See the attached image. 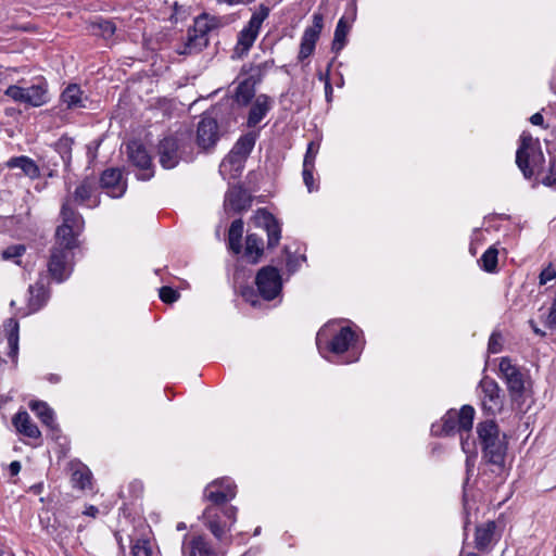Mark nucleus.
Instances as JSON below:
<instances>
[{
  "mask_svg": "<svg viewBox=\"0 0 556 556\" xmlns=\"http://www.w3.org/2000/svg\"><path fill=\"white\" fill-rule=\"evenodd\" d=\"M236 494V484L227 478L216 479L204 489L203 498L211 504L205 507L202 514V520L218 541H223L226 533L230 531V527L226 528L219 520V508L227 502L233 500Z\"/></svg>",
  "mask_w": 556,
  "mask_h": 556,
  "instance_id": "obj_1",
  "label": "nucleus"
},
{
  "mask_svg": "<svg viewBox=\"0 0 556 556\" xmlns=\"http://www.w3.org/2000/svg\"><path fill=\"white\" fill-rule=\"evenodd\" d=\"M478 438L482 447L483 458L500 469L504 467L507 441L494 420H485L477 426Z\"/></svg>",
  "mask_w": 556,
  "mask_h": 556,
  "instance_id": "obj_2",
  "label": "nucleus"
},
{
  "mask_svg": "<svg viewBox=\"0 0 556 556\" xmlns=\"http://www.w3.org/2000/svg\"><path fill=\"white\" fill-rule=\"evenodd\" d=\"M61 216L62 225L56 228L53 247L73 251L77 247L76 237L84 227V219L80 214L70 206V200L63 202Z\"/></svg>",
  "mask_w": 556,
  "mask_h": 556,
  "instance_id": "obj_3",
  "label": "nucleus"
},
{
  "mask_svg": "<svg viewBox=\"0 0 556 556\" xmlns=\"http://www.w3.org/2000/svg\"><path fill=\"white\" fill-rule=\"evenodd\" d=\"M4 94L14 102L33 108L45 105L50 101L48 83L42 77L36 78L29 87L11 85L5 89Z\"/></svg>",
  "mask_w": 556,
  "mask_h": 556,
  "instance_id": "obj_4",
  "label": "nucleus"
},
{
  "mask_svg": "<svg viewBox=\"0 0 556 556\" xmlns=\"http://www.w3.org/2000/svg\"><path fill=\"white\" fill-rule=\"evenodd\" d=\"M478 390L482 408L486 414L494 416L503 409L504 394L494 379L484 376L478 384Z\"/></svg>",
  "mask_w": 556,
  "mask_h": 556,
  "instance_id": "obj_5",
  "label": "nucleus"
},
{
  "mask_svg": "<svg viewBox=\"0 0 556 556\" xmlns=\"http://www.w3.org/2000/svg\"><path fill=\"white\" fill-rule=\"evenodd\" d=\"M72 257L73 253L67 249L60 247L51 248L48 271L54 281L61 283L70 277L73 270Z\"/></svg>",
  "mask_w": 556,
  "mask_h": 556,
  "instance_id": "obj_6",
  "label": "nucleus"
},
{
  "mask_svg": "<svg viewBox=\"0 0 556 556\" xmlns=\"http://www.w3.org/2000/svg\"><path fill=\"white\" fill-rule=\"evenodd\" d=\"M328 329L323 328L318 331L316 337V343L321 352L323 344L325 343L326 349L336 354L341 355L345 353L355 340V332L350 327H342L331 340H328Z\"/></svg>",
  "mask_w": 556,
  "mask_h": 556,
  "instance_id": "obj_7",
  "label": "nucleus"
},
{
  "mask_svg": "<svg viewBox=\"0 0 556 556\" xmlns=\"http://www.w3.org/2000/svg\"><path fill=\"white\" fill-rule=\"evenodd\" d=\"M269 15V8L261 4L258 10L255 11L248 25L238 35L237 50L242 53L248 52L256 40L263 22Z\"/></svg>",
  "mask_w": 556,
  "mask_h": 556,
  "instance_id": "obj_8",
  "label": "nucleus"
},
{
  "mask_svg": "<svg viewBox=\"0 0 556 556\" xmlns=\"http://www.w3.org/2000/svg\"><path fill=\"white\" fill-rule=\"evenodd\" d=\"M255 283L260 295L266 301L274 300L282 288L280 273L274 266L261 268L255 277Z\"/></svg>",
  "mask_w": 556,
  "mask_h": 556,
  "instance_id": "obj_9",
  "label": "nucleus"
},
{
  "mask_svg": "<svg viewBox=\"0 0 556 556\" xmlns=\"http://www.w3.org/2000/svg\"><path fill=\"white\" fill-rule=\"evenodd\" d=\"M498 367L502 378L506 382L511 400L518 401L523 396L526 389L523 374L508 357H503Z\"/></svg>",
  "mask_w": 556,
  "mask_h": 556,
  "instance_id": "obj_10",
  "label": "nucleus"
},
{
  "mask_svg": "<svg viewBox=\"0 0 556 556\" xmlns=\"http://www.w3.org/2000/svg\"><path fill=\"white\" fill-rule=\"evenodd\" d=\"M208 26L204 21H195L192 29H188L185 41L176 48L181 55H191L202 51L208 43Z\"/></svg>",
  "mask_w": 556,
  "mask_h": 556,
  "instance_id": "obj_11",
  "label": "nucleus"
},
{
  "mask_svg": "<svg viewBox=\"0 0 556 556\" xmlns=\"http://www.w3.org/2000/svg\"><path fill=\"white\" fill-rule=\"evenodd\" d=\"M186 144L175 137H166L160 141L157 146V154L160 164L166 168L172 169L178 165L180 160H184Z\"/></svg>",
  "mask_w": 556,
  "mask_h": 556,
  "instance_id": "obj_12",
  "label": "nucleus"
},
{
  "mask_svg": "<svg viewBox=\"0 0 556 556\" xmlns=\"http://www.w3.org/2000/svg\"><path fill=\"white\" fill-rule=\"evenodd\" d=\"M220 137L217 121L211 114H204L197 129V142L203 150L213 148Z\"/></svg>",
  "mask_w": 556,
  "mask_h": 556,
  "instance_id": "obj_13",
  "label": "nucleus"
},
{
  "mask_svg": "<svg viewBox=\"0 0 556 556\" xmlns=\"http://www.w3.org/2000/svg\"><path fill=\"white\" fill-rule=\"evenodd\" d=\"M324 27V16L320 13H314L313 25L305 28L301 38L298 59L303 61L307 59L315 50L316 42Z\"/></svg>",
  "mask_w": 556,
  "mask_h": 556,
  "instance_id": "obj_14",
  "label": "nucleus"
},
{
  "mask_svg": "<svg viewBox=\"0 0 556 556\" xmlns=\"http://www.w3.org/2000/svg\"><path fill=\"white\" fill-rule=\"evenodd\" d=\"M28 292V311L26 315L39 311L48 302L50 298L49 277L46 274L41 273L35 285L29 286Z\"/></svg>",
  "mask_w": 556,
  "mask_h": 556,
  "instance_id": "obj_15",
  "label": "nucleus"
},
{
  "mask_svg": "<svg viewBox=\"0 0 556 556\" xmlns=\"http://www.w3.org/2000/svg\"><path fill=\"white\" fill-rule=\"evenodd\" d=\"M97 191V184L93 178H85L81 180L78 186L75 188L74 192L70 194L66 200H70V206H72V202L86 205L88 207H93L99 204V200L94 194Z\"/></svg>",
  "mask_w": 556,
  "mask_h": 556,
  "instance_id": "obj_16",
  "label": "nucleus"
},
{
  "mask_svg": "<svg viewBox=\"0 0 556 556\" xmlns=\"http://www.w3.org/2000/svg\"><path fill=\"white\" fill-rule=\"evenodd\" d=\"M253 222L256 227H261L267 232L269 248L276 247L279 243L281 228L271 213L265 208H260L255 212Z\"/></svg>",
  "mask_w": 556,
  "mask_h": 556,
  "instance_id": "obj_17",
  "label": "nucleus"
},
{
  "mask_svg": "<svg viewBox=\"0 0 556 556\" xmlns=\"http://www.w3.org/2000/svg\"><path fill=\"white\" fill-rule=\"evenodd\" d=\"M100 184L112 198H121L126 191V182L123 181V175L118 168L105 169L101 175Z\"/></svg>",
  "mask_w": 556,
  "mask_h": 556,
  "instance_id": "obj_18",
  "label": "nucleus"
},
{
  "mask_svg": "<svg viewBox=\"0 0 556 556\" xmlns=\"http://www.w3.org/2000/svg\"><path fill=\"white\" fill-rule=\"evenodd\" d=\"M181 552L184 556H217L215 549L203 535L185 536Z\"/></svg>",
  "mask_w": 556,
  "mask_h": 556,
  "instance_id": "obj_19",
  "label": "nucleus"
},
{
  "mask_svg": "<svg viewBox=\"0 0 556 556\" xmlns=\"http://www.w3.org/2000/svg\"><path fill=\"white\" fill-rule=\"evenodd\" d=\"M251 202V195L240 186L231 187L225 197V207L235 212L248 210Z\"/></svg>",
  "mask_w": 556,
  "mask_h": 556,
  "instance_id": "obj_20",
  "label": "nucleus"
},
{
  "mask_svg": "<svg viewBox=\"0 0 556 556\" xmlns=\"http://www.w3.org/2000/svg\"><path fill=\"white\" fill-rule=\"evenodd\" d=\"M128 160L142 170H150L152 165L151 156L146 148L137 141L127 144Z\"/></svg>",
  "mask_w": 556,
  "mask_h": 556,
  "instance_id": "obj_21",
  "label": "nucleus"
},
{
  "mask_svg": "<svg viewBox=\"0 0 556 556\" xmlns=\"http://www.w3.org/2000/svg\"><path fill=\"white\" fill-rule=\"evenodd\" d=\"M273 106V100L266 94L256 97L248 117V125L255 127Z\"/></svg>",
  "mask_w": 556,
  "mask_h": 556,
  "instance_id": "obj_22",
  "label": "nucleus"
},
{
  "mask_svg": "<svg viewBox=\"0 0 556 556\" xmlns=\"http://www.w3.org/2000/svg\"><path fill=\"white\" fill-rule=\"evenodd\" d=\"M5 165L11 169L18 168L25 176L31 179H36L40 176L38 165L34 160L25 155L11 157L7 161Z\"/></svg>",
  "mask_w": 556,
  "mask_h": 556,
  "instance_id": "obj_23",
  "label": "nucleus"
},
{
  "mask_svg": "<svg viewBox=\"0 0 556 556\" xmlns=\"http://www.w3.org/2000/svg\"><path fill=\"white\" fill-rule=\"evenodd\" d=\"M12 421H13L14 427L16 428V430L20 433H22L28 438H31V439L40 438V435H41L40 430L33 422V420L27 412H25V410L18 412L13 417Z\"/></svg>",
  "mask_w": 556,
  "mask_h": 556,
  "instance_id": "obj_24",
  "label": "nucleus"
},
{
  "mask_svg": "<svg viewBox=\"0 0 556 556\" xmlns=\"http://www.w3.org/2000/svg\"><path fill=\"white\" fill-rule=\"evenodd\" d=\"M72 469V483L75 488L85 490L91 484V472L87 466L80 462H72L70 464Z\"/></svg>",
  "mask_w": 556,
  "mask_h": 556,
  "instance_id": "obj_25",
  "label": "nucleus"
},
{
  "mask_svg": "<svg viewBox=\"0 0 556 556\" xmlns=\"http://www.w3.org/2000/svg\"><path fill=\"white\" fill-rule=\"evenodd\" d=\"M496 530L495 521H488L476 528L475 544L479 551H484L491 544Z\"/></svg>",
  "mask_w": 556,
  "mask_h": 556,
  "instance_id": "obj_26",
  "label": "nucleus"
},
{
  "mask_svg": "<svg viewBox=\"0 0 556 556\" xmlns=\"http://www.w3.org/2000/svg\"><path fill=\"white\" fill-rule=\"evenodd\" d=\"M531 141V137L521 136V144L516 152V164L528 179L533 175V170L529 166V154L527 152Z\"/></svg>",
  "mask_w": 556,
  "mask_h": 556,
  "instance_id": "obj_27",
  "label": "nucleus"
},
{
  "mask_svg": "<svg viewBox=\"0 0 556 556\" xmlns=\"http://www.w3.org/2000/svg\"><path fill=\"white\" fill-rule=\"evenodd\" d=\"M62 101L68 109L85 108L87 98L83 97V91L78 85H70L62 92Z\"/></svg>",
  "mask_w": 556,
  "mask_h": 556,
  "instance_id": "obj_28",
  "label": "nucleus"
},
{
  "mask_svg": "<svg viewBox=\"0 0 556 556\" xmlns=\"http://www.w3.org/2000/svg\"><path fill=\"white\" fill-rule=\"evenodd\" d=\"M263 239L256 233H250L245 239L244 256L252 263H256L263 254Z\"/></svg>",
  "mask_w": 556,
  "mask_h": 556,
  "instance_id": "obj_29",
  "label": "nucleus"
},
{
  "mask_svg": "<svg viewBox=\"0 0 556 556\" xmlns=\"http://www.w3.org/2000/svg\"><path fill=\"white\" fill-rule=\"evenodd\" d=\"M30 409L40 418L43 425L51 430H55L56 424L54 421V413L45 402L34 401L29 404Z\"/></svg>",
  "mask_w": 556,
  "mask_h": 556,
  "instance_id": "obj_30",
  "label": "nucleus"
},
{
  "mask_svg": "<svg viewBox=\"0 0 556 556\" xmlns=\"http://www.w3.org/2000/svg\"><path fill=\"white\" fill-rule=\"evenodd\" d=\"M18 323L11 318L5 324V329L8 332V345H9V357L12 361H15L18 353Z\"/></svg>",
  "mask_w": 556,
  "mask_h": 556,
  "instance_id": "obj_31",
  "label": "nucleus"
},
{
  "mask_svg": "<svg viewBox=\"0 0 556 556\" xmlns=\"http://www.w3.org/2000/svg\"><path fill=\"white\" fill-rule=\"evenodd\" d=\"M243 233V222L242 219H236L231 223L228 231V245L229 249L239 254L241 252V238Z\"/></svg>",
  "mask_w": 556,
  "mask_h": 556,
  "instance_id": "obj_32",
  "label": "nucleus"
},
{
  "mask_svg": "<svg viewBox=\"0 0 556 556\" xmlns=\"http://www.w3.org/2000/svg\"><path fill=\"white\" fill-rule=\"evenodd\" d=\"M255 144V138L252 135L242 136L235 144L230 152V157H240L245 159L251 151L253 150Z\"/></svg>",
  "mask_w": 556,
  "mask_h": 556,
  "instance_id": "obj_33",
  "label": "nucleus"
},
{
  "mask_svg": "<svg viewBox=\"0 0 556 556\" xmlns=\"http://www.w3.org/2000/svg\"><path fill=\"white\" fill-rule=\"evenodd\" d=\"M350 30V26L348 25L344 17H341L337 24L333 41H332V50L336 53H339L346 42V36Z\"/></svg>",
  "mask_w": 556,
  "mask_h": 556,
  "instance_id": "obj_34",
  "label": "nucleus"
},
{
  "mask_svg": "<svg viewBox=\"0 0 556 556\" xmlns=\"http://www.w3.org/2000/svg\"><path fill=\"white\" fill-rule=\"evenodd\" d=\"M458 414V432H469L472 428L475 409L470 405H464Z\"/></svg>",
  "mask_w": 556,
  "mask_h": 556,
  "instance_id": "obj_35",
  "label": "nucleus"
},
{
  "mask_svg": "<svg viewBox=\"0 0 556 556\" xmlns=\"http://www.w3.org/2000/svg\"><path fill=\"white\" fill-rule=\"evenodd\" d=\"M255 94L254 84L245 79L239 84L236 91V99L239 103L248 104Z\"/></svg>",
  "mask_w": 556,
  "mask_h": 556,
  "instance_id": "obj_36",
  "label": "nucleus"
},
{
  "mask_svg": "<svg viewBox=\"0 0 556 556\" xmlns=\"http://www.w3.org/2000/svg\"><path fill=\"white\" fill-rule=\"evenodd\" d=\"M498 252L495 248H489L481 256L482 268L488 273L496 269Z\"/></svg>",
  "mask_w": 556,
  "mask_h": 556,
  "instance_id": "obj_37",
  "label": "nucleus"
},
{
  "mask_svg": "<svg viewBox=\"0 0 556 556\" xmlns=\"http://www.w3.org/2000/svg\"><path fill=\"white\" fill-rule=\"evenodd\" d=\"M455 430L458 431V414L456 410L452 409L442 418V431L447 435Z\"/></svg>",
  "mask_w": 556,
  "mask_h": 556,
  "instance_id": "obj_38",
  "label": "nucleus"
},
{
  "mask_svg": "<svg viewBox=\"0 0 556 556\" xmlns=\"http://www.w3.org/2000/svg\"><path fill=\"white\" fill-rule=\"evenodd\" d=\"M131 552L134 556H151L152 548L151 543L147 539H138L131 546Z\"/></svg>",
  "mask_w": 556,
  "mask_h": 556,
  "instance_id": "obj_39",
  "label": "nucleus"
},
{
  "mask_svg": "<svg viewBox=\"0 0 556 556\" xmlns=\"http://www.w3.org/2000/svg\"><path fill=\"white\" fill-rule=\"evenodd\" d=\"M319 150V144L311 141L307 144L306 153L303 160V167H315V160Z\"/></svg>",
  "mask_w": 556,
  "mask_h": 556,
  "instance_id": "obj_40",
  "label": "nucleus"
},
{
  "mask_svg": "<svg viewBox=\"0 0 556 556\" xmlns=\"http://www.w3.org/2000/svg\"><path fill=\"white\" fill-rule=\"evenodd\" d=\"M237 513H238V508L236 506H232V505H229V506H225V504L219 508V515L223 514L226 518H228L230 520L229 525H227L226 522H222V525L226 526V528L228 527H232V525L236 522L237 520Z\"/></svg>",
  "mask_w": 556,
  "mask_h": 556,
  "instance_id": "obj_41",
  "label": "nucleus"
},
{
  "mask_svg": "<svg viewBox=\"0 0 556 556\" xmlns=\"http://www.w3.org/2000/svg\"><path fill=\"white\" fill-rule=\"evenodd\" d=\"M160 299L164 303H174L178 300L179 293L170 287H162L159 291Z\"/></svg>",
  "mask_w": 556,
  "mask_h": 556,
  "instance_id": "obj_42",
  "label": "nucleus"
},
{
  "mask_svg": "<svg viewBox=\"0 0 556 556\" xmlns=\"http://www.w3.org/2000/svg\"><path fill=\"white\" fill-rule=\"evenodd\" d=\"M488 350L490 353L496 354L502 351V336L493 332L489 339Z\"/></svg>",
  "mask_w": 556,
  "mask_h": 556,
  "instance_id": "obj_43",
  "label": "nucleus"
},
{
  "mask_svg": "<svg viewBox=\"0 0 556 556\" xmlns=\"http://www.w3.org/2000/svg\"><path fill=\"white\" fill-rule=\"evenodd\" d=\"M25 252L24 245H13L5 249L2 253L3 258L5 260H14L23 255Z\"/></svg>",
  "mask_w": 556,
  "mask_h": 556,
  "instance_id": "obj_44",
  "label": "nucleus"
},
{
  "mask_svg": "<svg viewBox=\"0 0 556 556\" xmlns=\"http://www.w3.org/2000/svg\"><path fill=\"white\" fill-rule=\"evenodd\" d=\"M313 170H314V167H303V170H302L303 181H304L308 192H312L315 189L314 188Z\"/></svg>",
  "mask_w": 556,
  "mask_h": 556,
  "instance_id": "obj_45",
  "label": "nucleus"
},
{
  "mask_svg": "<svg viewBox=\"0 0 556 556\" xmlns=\"http://www.w3.org/2000/svg\"><path fill=\"white\" fill-rule=\"evenodd\" d=\"M101 35L105 38H109L114 35L115 33V25L111 21H102L98 24Z\"/></svg>",
  "mask_w": 556,
  "mask_h": 556,
  "instance_id": "obj_46",
  "label": "nucleus"
},
{
  "mask_svg": "<svg viewBox=\"0 0 556 556\" xmlns=\"http://www.w3.org/2000/svg\"><path fill=\"white\" fill-rule=\"evenodd\" d=\"M540 285H546L548 281L556 278V270L548 265L546 268H544L540 274Z\"/></svg>",
  "mask_w": 556,
  "mask_h": 556,
  "instance_id": "obj_47",
  "label": "nucleus"
},
{
  "mask_svg": "<svg viewBox=\"0 0 556 556\" xmlns=\"http://www.w3.org/2000/svg\"><path fill=\"white\" fill-rule=\"evenodd\" d=\"M545 186H554L556 184V161L551 162L549 174L543 179Z\"/></svg>",
  "mask_w": 556,
  "mask_h": 556,
  "instance_id": "obj_48",
  "label": "nucleus"
},
{
  "mask_svg": "<svg viewBox=\"0 0 556 556\" xmlns=\"http://www.w3.org/2000/svg\"><path fill=\"white\" fill-rule=\"evenodd\" d=\"M330 66H331V64H329V66L327 68V75L325 77V93H326L327 101H330V98L332 94V86H331L329 77H328ZM319 78L324 79V76L320 74Z\"/></svg>",
  "mask_w": 556,
  "mask_h": 556,
  "instance_id": "obj_49",
  "label": "nucleus"
},
{
  "mask_svg": "<svg viewBox=\"0 0 556 556\" xmlns=\"http://www.w3.org/2000/svg\"><path fill=\"white\" fill-rule=\"evenodd\" d=\"M547 326L556 329V301L553 303L547 316Z\"/></svg>",
  "mask_w": 556,
  "mask_h": 556,
  "instance_id": "obj_50",
  "label": "nucleus"
},
{
  "mask_svg": "<svg viewBox=\"0 0 556 556\" xmlns=\"http://www.w3.org/2000/svg\"><path fill=\"white\" fill-rule=\"evenodd\" d=\"M242 296L245 299V301L250 302L253 306L256 305L257 300H256V296H255L252 288H245L242 291Z\"/></svg>",
  "mask_w": 556,
  "mask_h": 556,
  "instance_id": "obj_51",
  "label": "nucleus"
},
{
  "mask_svg": "<svg viewBox=\"0 0 556 556\" xmlns=\"http://www.w3.org/2000/svg\"><path fill=\"white\" fill-rule=\"evenodd\" d=\"M530 122L531 124L535 125V126H544V118H543V115L541 113H535L533 114L531 117H530Z\"/></svg>",
  "mask_w": 556,
  "mask_h": 556,
  "instance_id": "obj_52",
  "label": "nucleus"
},
{
  "mask_svg": "<svg viewBox=\"0 0 556 556\" xmlns=\"http://www.w3.org/2000/svg\"><path fill=\"white\" fill-rule=\"evenodd\" d=\"M9 471L11 476H16L21 471V463L17 460H14L9 466Z\"/></svg>",
  "mask_w": 556,
  "mask_h": 556,
  "instance_id": "obj_53",
  "label": "nucleus"
},
{
  "mask_svg": "<svg viewBox=\"0 0 556 556\" xmlns=\"http://www.w3.org/2000/svg\"><path fill=\"white\" fill-rule=\"evenodd\" d=\"M99 513V509L96 506H89L84 514L87 516L96 517Z\"/></svg>",
  "mask_w": 556,
  "mask_h": 556,
  "instance_id": "obj_54",
  "label": "nucleus"
},
{
  "mask_svg": "<svg viewBox=\"0 0 556 556\" xmlns=\"http://www.w3.org/2000/svg\"><path fill=\"white\" fill-rule=\"evenodd\" d=\"M530 325L536 334L542 337L545 336V333L534 325L533 320H530Z\"/></svg>",
  "mask_w": 556,
  "mask_h": 556,
  "instance_id": "obj_55",
  "label": "nucleus"
},
{
  "mask_svg": "<svg viewBox=\"0 0 556 556\" xmlns=\"http://www.w3.org/2000/svg\"><path fill=\"white\" fill-rule=\"evenodd\" d=\"M153 176L152 172L143 173L138 176L139 179L148 180Z\"/></svg>",
  "mask_w": 556,
  "mask_h": 556,
  "instance_id": "obj_56",
  "label": "nucleus"
},
{
  "mask_svg": "<svg viewBox=\"0 0 556 556\" xmlns=\"http://www.w3.org/2000/svg\"><path fill=\"white\" fill-rule=\"evenodd\" d=\"M58 147H59L60 149H68V148H70V142H68V140H64V141H63V140H61V141L58 143Z\"/></svg>",
  "mask_w": 556,
  "mask_h": 556,
  "instance_id": "obj_57",
  "label": "nucleus"
},
{
  "mask_svg": "<svg viewBox=\"0 0 556 556\" xmlns=\"http://www.w3.org/2000/svg\"><path fill=\"white\" fill-rule=\"evenodd\" d=\"M462 447H463V451L468 453L469 452V443H468V440H464L462 438Z\"/></svg>",
  "mask_w": 556,
  "mask_h": 556,
  "instance_id": "obj_58",
  "label": "nucleus"
},
{
  "mask_svg": "<svg viewBox=\"0 0 556 556\" xmlns=\"http://www.w3.org/2000/svg\"><path fill=\"white\" fill-rule=\"evenodd\" d=\"M287 266L289 268V270H295V265H294V262L289 257L288 261H287Z\"/></svg>",
  "mask_w": 556,
  "mask_h": 556,
  "instance_id": "obj_59",
  "label": "nucleus"
},
{
  "mask_svg": "<svg viewBox=\"0 0 556 556\" xmlns=\"http://www.w3.org/2000/svg\"><path fill=\"white\" fill-rule=\"evenodd\" d=\"M0 556H12V554L7 548L0 547Z\"/></svg>",
  "mask_w": 556,
  "mask_h": 556,
  "instance_id": "obj_60",
  "label": "nucleus"
},
{
  "mask_svg": "<svg viewBox=\"0 0 556 556\" xmlns=\"http://www.w3.org/2000/svg\"><path fill=\"white\" fill-rule=\"evenodd\" d=\"M49 381H51V382H53V383H56V382H59V381H60V376H58V375H53V374H52V375H50V377H49Z\"/></svg>",
  "mask_w": 556,
  "mask_h": 556,
  "instance_id": "obj_61",
  "label": "nucleus"
},
{
  "mask_svg": "<svg viewBox=\"0 0 556 556\" xmlns=\"http://www.w3.org/2000/svg\"><path fill=\"white\" fill-rule=\"evenodd\" d=\"M177 528H178V530H181V529H185V528H186V526H185V523H179V525L177 526Z\"/></svg>",
  "mask_w": 556,
  "mask_h": 556,
  "instance_id": "obj_62",
  "label": "nucleus"
},
{
  "mask_svg": "<svg viewBox=\"0 0 556 556\" xmlns=\"http://www.w3.org/2000/svg\"><path fill=\"white\" fill-rule=\"evenodd\" d=\"M260 532H261V528L258 527V528H256V529H255V531H254V535H258V534H260Z\"/></svg>",
  "mask_w": 556,
  "mask_h": 556,
  "instance_id": "obj_63",
  "label": "nucleus"
},
{
  "mask_svg": "<svg viewBox=\"0 0 556 556\" xmlns=\"http://www.w3.org/2000/svg\"><path fill=\"white\" fill-rule=\"evenodd\" d=\"M466 556H478V555L475 553H468Z\"/></svg>",
  "mask_w": 556,
  "mask_h": 556,
  "instance_id": "obj_64",
  "label": "nucleus"
}]
</instances>
